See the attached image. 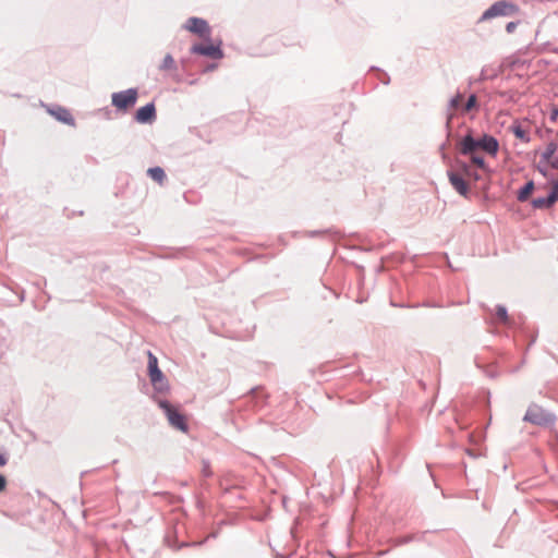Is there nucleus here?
Returning a JSON list of instances; mask_svg holds the SVG:
<instances>
[{
    "label": "nucleus",
    "mask_w": 558,
    "mask_h": 558,
    "mask_svg": "<svg viewBox=\"0 0 558 558\" xmlns=\"http://www.w3.org/2000/svg\"><path fill=\"white\" fill-rule=\"evenodd\" d=\"M157 369H159L157 357L151 352H148V373Z\"/></svg>",
    "instance_id": "19"
},
{
    "label": "nucleus",
    "mask_w": 558,
    "mask_h": 558,
    "mask_svg": "<svg viewBox=\"0 0 558 558\" xmlns=\"http://www.w3.org/2000/svg\"><path fill=\"white\" fill-rule=\"evenodd\" d=\"M204 474H205L206 476H209V475H210V471L208 470V465H205V468H204Z\"/></svg>",
    "instance_id": "30"
},
{
    "label": "nucleus",
    "mask_w": 558,
    "mask_h": 558,
    "mask_svg": "<svg viewBox=\"0 0 558 558\" xmlns=\"http://www.w3.org/2000/svg\"><path fill=\"white\" fill-rule=\"evenodd\" d=\"M191 52L195 54L211 57L214 59H220L223 57L221 49L214 45H194L191 48Z\"/></svg>",
    "instance_id": "9"
},
{
    "label": "nucleus",
    "mask_w": 558,
    "mask_h": 558,
    "mask_svg": "<svg viewBox=\"0 0 558 558\" xmlns=\"http://www.w3.org/2000/svg\"><path fill=\"white\" fill-rule=\"evenodd\" d=\"M558 117V109L557 110H554L553 113H551V119L553 120H556Z\"/></svg>",
    "instance_id": "29"
},
{
    "label": "nucleus",
    "mask_w": 558,
    "mask_h": 558,
    "mask_svg": "<svg viewBox=\"0 0 558 558\" xmlns=\"http://www.w3.org/2000/svg\"><path fill=\"white\" fill-rule=\"evenodd\" d=\"M147 173L154 181L158 183H162L166 178L165 171L160 167L149 168Z\"/></svg>",
    "instance_id": "15"
},
{
    "label": "nucleus",
    "mask_w": 558,
    "mask_h": 558,
    "mask_svg": "<svg viewBox=\"0 0 558 558\" xmlns=\"http://www.w3.org/2000/svg\"><path fill=\"white\" fill-rule=\"evenodd\" d=\"M5 485H7L5 477L2 474H0V492L5 489Z\"/></svg>",
    "instance_id": "25"
},
{
    "label": "nucleus",
    "mask_w": 558,
    "mask_h": 558,
    "mask_svg": "<svg viewBox=\"0 0 558 558\" xmlns=\"http://www.w3.org/2000/svg\"><path fill=\"white\" fill-rule=\"evenodd\" d=\"M523 420L538 426H549L554 423L555 416L539 405L533 403L529 407Z\"/></svg>",
    "instance_id": "2"
},
{
    "label": "nucleus",
    "mask_w": 558,
    "mask_h": 558,
    "mask_svg": "<svg viewBox=\"0 0 558 558\" xmlns=\"http://www.w3.org/2000/svg\"><path fill=\"white\" fill-rule=\"evenodd\" d=\"M136 100L137 90L135 88L112 94V105L119 110H126L133 107Z\"/></svg>",
    "instance_id": "5"
},
{
    "label": "nucleus",
    "mask_w": 558,
    "mask_h": 558,
    "mask_svg": "<svg viewBox=\"0 0 558 558\" xmlns=\"http://www.w3.org/2000/svg\"><path fill=\"white\" fill-rule=\"evenodd\" d=\"M558 201V179L553 181L551 191L546 197H536L532 201L535 208H549Z\"/></svg>",
    "instance_id": "8"
},
{
    "label": "nucleus",
    "mask_w": 558,
    "mask_h": 558,
    "mask_svg": "<svg viewBox=\"0 0 558 558\" xmlns=\"http://www.w3.org/2000/svg\"><path fill=\"white\" fill-rule=\"evenodd\" d=\"M511 129L517 138L521 140L524 143L530 142L529 133L521 124H514L513 126H511Z\"/></svg>",
    "instance_id": "14"
},
{
    "label": "nucleus",
    "mask_w": 558,
    "mask_h": 558,
    "mask_svg": "<svg viewBox=\"0 0 558 558\" xmlns=\"http://www.w3.org/2000/svg\"><path fill=\"white\" fill-rule=\"evenodd\" d=\"M550 166L553 169H558V145L550 142L546 149L542 153L541 160L537 169L544 175L548 177L547 167Z\"/></svg>",
    "instance_id": "3"
},
{
    "label": "nucleus",
    "mask_w": 558,
    "mask_h": 558,
    "mask_svg": "<svg viewBox=\"0 0 558 558\" xmlns=\"http://www.w3.org/2000/svg\"><path fill=\"white\" fill-rule=\"evenodd\" d=\"M49 113L62 123H65L71 126L75 125L74 118L72 117L71 112L64 107L58 106L53 109H49Z\"/></svg>",
    "instance_id": "11"
},
{
    "label": "nucleus",
    "mask_w": 558,
    "mask_h": 558,
    "mask_svg": "<svg viewBox=\"0 0 558 558\" xmlns=\"http://www.w3.org/2000/svg\"><path fill=\"white\" fill-rule=\"evenodd\" d=\"M520 12L518 4L508 0H500L490 5V19L497 16H517Z\"/></svg>",
    "instance_id": "6"
},
{
    "label": "nucleus",
    "mask_w": 558,
    "mask_h": 558,
    "mask_svg": "<svg viewBox=\"0 0 558 558\" xmlns=\"http://www.w3.org/2000/svg\"><path fill=\"white\" fill-rule=\"evenodd\" d=\"M466 452H468V454H469L470 457H473V458H475V457H476V454L474 453V450H473V449H468V450H466Z\"/></svg>",
    "instance_id": "28"
},
{
    "label": "nucleus",
    "mask_w": 558,
    "mask_h": 558,
    "mask_svg": "<svg viewBox=\"0 0 558 558\" xmlns=\"http://www.w3.org/2000/svg\"><path fill=\"white\" fill-rule=\"evenodd\" d=\"M185 29L190 31L191 33L197 34L198 36L209 39L210 37V27L208 23L199 17H190L185 25Z\"/></svg>",
    "instance_id": "7"
},
{
    "label": "nucleus",
    "mask_w": 558,
    "mask_h": 558,
    "mask_svg": "<svg viewBox=\"0 0 558 558\" xmlns=\"http://www.w3.org/2000/svg\"><path fill=\"white\" fill-rule=\"evenodd\" d=\"M517 25H518V22H509V23L506 25V31H507L508 33H512V32L515 29Z\"/></svg>",
    "instance_id": "24"
},
{
    "label": "nucleus",
    "mask_w": 558,
    "mask_h": 558,
    "mask_svg": "<svg viewBox=\"0 0 558 558\" xmlns=\"http://www.w3.org/2000/svg\"><path fill=\"white\" fill-rule=\"evenodd\" d=\"M460 153L468 156L473 166L485 172V156L488 154V135L484 134L481 138L475 140L471 134H468L460 143Z\"/></svg>",
    "instance_id": "1"
},
{
    "label": "nucleus",
    "mask_w": 558,
    "mask_h": 558,
    "mask_svg": "<svg viewBox=\"0 0 558 558\" xmlns=\"http://www.w3.org/2000/svg\"><path fill=\"white\" fill-rule=\"evenodd\" d=\"M534 190L533 181H529L518 193V199L524 202L529 198L532 191Z\"/></svg>",
    "instance_id": "16"
},
{
    "label": "nucleus",
    "mask_w": 558,
    "mask_h": 558,
    "mask_svg": "<svg viewBox=\"0 0 558 558\" xmlns=\"http://www.w3.org/2000/svg\"><path fill=\"white\" fill-rule=\"evenodd\" d=\"M5 463H7L5 457L0 453V466L4 465Z\"/></svg>",
    "instance_id": "27"
},
{
    "label": "nucleus",
    "mask_w": 558,
    "mask_h": 558,
    "mask_svg": "<svg viewBox=\"0 0 558 558\" xmlns=\"http://www.w3.org/2000/svg\"><path fill=\"white\" fill-rule=\"evenodd\" d=\"M448 178H449V181H450L451 185L453 186V189L460 195L466 196V194H468V184L464 181V179L462 178V175L457 173V172H454V171H449L448 172Z\"/></svg>",
    "instance_id": "12"
},
{
    "label": "nucleus",
    "mask_w": 558,
    "mask_h": 558,
    "mask_svg": "<svg viewBox=\"0 0 558 558\" xmlns=\"http://www.w3.org/2000/svg\"><path fill=\"white\" fill-rule=\"evenodd\" d=\"M496 316L501 323L509 324L510 319L507 313V308L505 306L498 305L496 307Z\"/></svg>",
    "instance_id": "17"
},
{
    "label": "nucleus",
    "mask_w": 558,
    "mask_h": 558,
    "mask_svg": "<svg viewBox=\"0 0 558 558\" xmlns=\"http://www.w3.org/2000/svg\"><path fill=\"white\" fill-rule=\"evenodd\" d=\"M475 102H476V96L475 95H471L463 108L464 111H469L471 110L474 106H475Z\"/></svg>",
    "instance_id": "22"
},
{
    "label": "nucleus",
    "mask_w": 558,
    "mask_h": 558,
    "mask_svg": "<svg viewBox=\"0 0 558 558\" xmlns=\"http://www.w3.org/2000/svg\"><path fill=\"white\" fill-rule=\"evenodd\" d=\"M498 150V142L490 136V155H494Z\"/></svg>",
    "instance_id": "23"
},
{
    "label": "nucleus",
    "mask_w": 558,
    "mask_h": 558,
    "mask_svg": "<svg viewBox=\"0 0 558 558\" xmlns=\"http://www.w3.org/2000/svg\"><path fill=\"white\" fill-rule=\"evenodd\" d=\"M156 119V108L153 102L141 107L135 114V120L138 123H150Z\"/></svg>",
    "instance_id": "10"
},
{
    "label": "nucleus",
    "mask_w": 558,
    "mask_h": 558,
    "mask_svg": "<svg viewBox=\"0 0 558 558\" xmlns=\"http://www.w3.org/2000/svg\"><path fill=\"white\" fill-rule=\"evenodd\" d=\"M488 20V9L485 10L480 19V21H486Z\"/></svg>",
    "instance_id": "26"
},
{
    "label": "nucleus",
    "mask_w": 558,
    "mask_h": 558,
    "mask_svg": "<svg viewBox=\"0 0 558 558\" xmlns=\"http://www.w3.org/2000/svg\"><path fill=\"white\" fill-rule=\"evenodd\" d=\"M160 70H173L175 68V63H174V60L172 58L171 54H166L163 60H162V63L160 64Z\"/></svg>",
    "instance_id": "18"
},
{
    "label": "nucleus",
    "mask_w": 558,
    "mask_h": 558,
    "mask_svg": "<svg viewBox=\"0 0 558 558\" xmlns=\"http://www.w3.org/2000/svg\"><path fill=\"white\" fill-rule=\"evenodd\" d=\"M465 174L469 177V178H473L474 180H478L481 177L480 174L477 173V171H473L471 168H469L466 165H463L462 166Z\"/></svg>",
    "instance_id": "21"
},
{
    "label": "nucleus",
    "mask_w": 558,
    "mask_h": 558,
    "mask_svg": "<svg viewBox=\"0 0 558 558\" xmlns=\"http://www.w3.org/2000/svg\"><path fill=\"white\" fill-rule=\"evenodd\" d=\"M148 374H149L150 381H151L153 386L155 387V389H157L158 391H163L165 389L168 388V384L165 378V375L162 374V372L160 369L149 372Z\"/></svg>",
    "instance_id": "13"
},
{
    "label": "nucleus",
    "mask_w": 558,
    "mask_h": 558,
    "mask_svg": "<svg viewBox=\"0 0 558 558\" xmlns=\"http://www.w3.org/2000/svg\"><path fill=\"white\" fill-rule=\"evenodd\" d=\"M463 99V96L461 94H458L457 96H454L451 100H450V104H449V108L450 110H457L460 108V105H461V101Z\"/></svg>",
    "instance_id": "20"
},
{
    "label": "nucleus",
    "mask_w": 558,
    "mask_h": 558,
    "mask_svg": "<svg viewBox=\"0 0 558 558\" xmlns=\"http://www.w3.org/2000/svg\"><path fill=\"white\" fill-rule=\"evenodd\" d=\"M159 407L165 411V414L169 421V424L181 430H187V424L183 414L179 413L167 400L159 401Z\"/></svg>",
    "instance_id": "4"
}]
</instances>
